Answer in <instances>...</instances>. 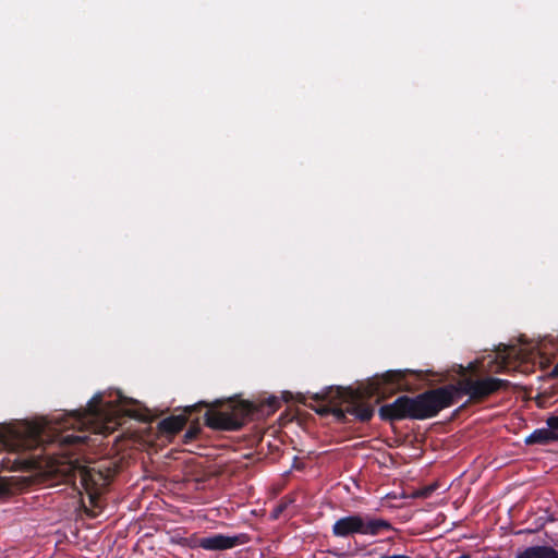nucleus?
Returning <instances> with one entry per match:
<instances>
[{
  "mask_svg": "<svg viewBox=\"0 0 558 558\" xmlns=\"http://www.w3.org/2000/svg\"><path fill=\"white\" fill-rule=\"evenodd\" d=\"M207 407L208 403L205 401H201L194 405L186 407L183 414L171 415L161 420L158 424V428L165 435H175L185 426L193 412Z\"/></svg>",
  "mask_w": 558,
  "mask_h": 558,
  "instance_id": "7",
  "label": "nucleus"
},
{
  "mask_svg": "<svg viewBox=\"0 0 558 558\" xmlns=\"http://www.w3.org/2000/svg\"><path fill=\"white\" fill-rule=\"evenodd\" d=\"M240 543L239 536L214 534L199 538L197 541V546L205 550H226L238 546Z\"/></svg>",
  "mask_w": 558,
  "mask_h": 558,
  "instance_id": "8",
  "label": "nucleus"
},
{
  "mask_svg": "<svg viewBox=\"0 0 558 558\" xmlns=\"http://www.w3.org/2000/svg\"><path fill=\"white\" fill-rule=\"evenodd\" d=\"M411 369H391L380 376H376L369 384L367 390L329 387L320 393L311 397L316 402H325L319 407L310 405L320 415L332 414L338 421H344L347 414L353 415L355 420L365 423L374 415V407L365 398L379 396L385 397L386 386L391 387L390 392L411 391V384L407 380L409 375H414Z\"/></svg>",
  "mask_w": 558,
  "mask_h": 558,
  "instance_id": "2",
  "label": "nucleus"
},
{
  "mask_svg": "<svg viewBox=\"0 0 558 558\" xmlns=\"http://www.w3.org/2000/svg\"><path fill=\"white\" fill-rule=\"evenodd\" d=\"M515 558H558V551L553 547L533 546L520 553Z\"/></svg>",
  "mask_w": 558,
  "mask_h": 558,
  "instance_id": "9",
  "label": "nucleus"
},
{
  "mask_svg": "<svg viewBox=\"0 0 558 558\" xmlns=\"http://www.w3.org/2000/svg\"><path fill=\"white\" fill-rule=\"evenodd\" d=\"M299 402L303 403L304 405H307V402L302 399H299Z\"/></svg>",
  "mask_w": 558,
  "mask_h": 558,
  "instance_id": "22",
  "label": "nucleus"
},
{
  "mask_svg": "<svg viewBox=\"0 0 558 558\" xmlns=\"http://www.w3.org/2000/svg\"><path fill=\"white\" fill-rule=\"evenodd\" d=\"M457 558H469V555L468 554H463V555H461V556H459Z\"/></svg>",
  "mask_w": 558,
  "mask_h": 558,
  "instance_id": "20",
  "label": "nucleus"
},
{
  "mask_svg": "<svg viewBox=\"0 0 558 558\" xmlns=\"http://www.w3.org/2000/svg\"><path fill=\"white\" fill-rule=\"evenodd\" d=\"M41 427L39 426H33L31 427L29 434L32 437L39 439L40 438V430Z\"/></svg>",
  "mask_w": 558,
  "mask_h": 558,
  "instance_id": "15",
  "label": "nucleus"
},
{
  "mask_svg": "<svg viewBox=\"0 0 558 558\" xmlns=\"http://www.w3.org/2000/svg\"><path fill=\"white\" fill-rule=\"evenodd\" d=\"M546 424L548 429L556 436V440L558 441V415H551L546 420Z\"/></svg>",
  "mask_w": 558,
  "mask_h": 558,
  "instance_id": "14",
  "label": "nucleus"
},
{
  "mask_svg": "<svg viewBox=\"0 0 558 558\" xmlns=\"http://www.w3.org/2000/svg\"><path fill=\"white\" fill-rule=\"evenodd\" d=\"M551 376L553 377H558V361H557V364L554 366V368L551 371Z\"/></svg>",
  "mask_w": 558,
  "mask_h": 558,
  "instance_id": "18",
  "label": "nucleus"
},
{
  "mask_svg": "<svg viewBox=\"0 0 558 558\" xmlns=\"http://www.w3.org/2000/svg\"><path fill=\"white\" fill-rule=\"evenodd\" d=\"M253 402L239 401L226 411L207 410L204 414L205 424L215 430H239L248 417H253Z\"/></svg>",
  "mask_w": 558,
  "mask_h": 558,
  "instance_id": "5",
  "label": "nucleus"
},
{
  "mask_svg": "<svg viewBox=\"0 0 558 558\" xmlns=\"http://www.w3.org/2000/svg\"><path fill=\"white\" fill-rule=\"evenodd\" d=\"M17 436V432L5 426H0V446H8L10 440Z\"/></svg>",
  "mask_w": 558,
  "mask_h": 558,
  "instance_id": "13",
  "label": "nucleus"
},
{
  "mask_svg": "<svg viewBox=\"0 0 558 558\" xmlns=\"http://www.w3.org/2000/svg\"><path fill=\"white\" fill-rule=\"evenodd\" d=\"M299 402L303 403L304 405H307V402L302 399H299Z\"/></svg>",
  "mask_w": 558,
  "mask_h": 558,
  "instance_id": "21",
  "label": "nucleus"
},
{
  "mask_svg": "<svg viewBox=\"0 0 558 558\" xmlns=\"http://www.w3.org/2000/svg\"><path fill=\"white\" fill-rule=\"evenodd\" d=\"M280 404H281L280 400L274 396L267 398L265 401L260 402V404H258V405L253 403V405L255 408V410L253 412V416L258 413H260L262 415H270L279 409Z\"/></svg>",
  "mask_w": 558,
  "mask_h": 558,
  "instance_id": "11",
  "label": "nucleus"
},
{
  "mask_svg": "<svg viewBox=\"0 0 558 558\" xmlns=\"http://www.w3.org/2000/svg\"><path fill=\"white\" fill-rule=\"evenodd\" d=\"M379 558H411L410 556H407V555H392V556H380Z\"/></svg>",
  "mask_w": 558,
  "mask_h": 558,
  "instance_id": "17",
  "label": "nucleus"
},
{
  "mask_svg": "<svg viewBox=\"0 0 558 558\" xmlns=\"http://www.w3.org/2000/svg\"><path fill=\"white\" fill-rule=\"evenodd\" d=\"M510 387V381L497 377L464 378L457 385L449 384L426 390L415 397L400 396L393 402L384 404L378 410L384 422L403 420L423 421L435 417L441 410L454 404L466 395L473 402H481L499 390Z\"/></svg>",
  "mask_w": 558,
  "mask_h": 558,
  "instance_id": "1",
  "label": "nucleus"
},
{
  "mask_svg": "<svg viewBox=\"0 0 558 558\" xmlns=\"http://www.w3.org/2000/svg\"><path fill=\"white\" fill-rule=\"evenodd\" d=\"M201 432H202V426H201L199 420L198 418L192 420L189 428L186 429L185 434L183 435V442L184 444L192 442L193 440H195L198 437Z\"/></svg>",
  "mask_w": 558,
  "mask_h": 558,
  "instance_id": "12",
  "label": "nucleus"
},
{
  "mask_svg": "<svg viewBox=\"0 0 558 558\" xmlns=\"http://www.w3.org/2000/svg\"><path fill=\"white\" fill-rule=\"evenodd\" d=\"M118 473L117 465L111 462L99 464L98 468H84L81 471V483L88 494L93 507H98L101 492Z\"/></svg>",
  "mask_w": 558,
  "mask_h": 558,
  "instance_id": "6",
  "label": "nucleus"
},
{
  "mask_svg": "<svg viewBox=\"0 0 558 558\" xmlns=\"http://www.w3.org/2000/svg\"><path fill=\"white\" fill-rule=\"evenodd\" d=\"M299 402L303 403L304 405H307V402L302 399H299Z\"/></svg>",
  "mask_w": 558,
  "mask_h": 558,
  "instance_id": "24",
  "label": "nucleus"
},
{
  "mask_svg": "<svg viewBox=\"0 0 558 558\" xmlns=\"http://www.w3.org/2000/svg\"><path fill=\"white\" fill-rule=\"evenodd\" d=\"M284 508H286V505H280V506H278V508L276 509V514H277L278 512L283 511V509H284Z\"/></svg>",
  "mask_w": 558,
  "mask_h": 558,
  "instance_id": "19",
  "label": "nucleus"
},
{
  "mask_svg": "<svg viewBox=\"0 0 558 558\" xmlns=\"http://www.w3.org/2000/svg\"><path fill=\"white\" fill-rule=\"evenodd\" d=\"M556 440V436L548 428H537L525 438L526 445H548Z\"/></svg>",
  "mask_w": 558,
  "mask_h": 558,
  "instance_id": "10",
  "label": "nucleus"
},
{
  "mask_svg": "<svg viewBox=\"0 0 558 558\" xmlns=\"http://www.w3.org/2000/svg\"><path fill=\"white\" fill-rule=\"evenodd\" d=\"M391 530L393 527L389 521L359 513L338 519L331 529L336 537H349L354 534L376 536Z\"/></svg>",
  "mask_w": 558,
  "mask_h": 558,
  "instance_id": "4",
  "label": "nucleus"
},
{
  "mask_svg": "<svg viewBox=\"0 0 558 558\" xmlns=\"http://www.w3.org/2000/svg\"><path fill=\"white\" fill-rule=\"evenodd\" d=\"M102 400L104 396L96 393L85 409L76 410L69 415L61 428H77V434L60 435L58 440L62 446L78 447L88 444L89 435L84 427L104 416Z\"/></svg>",
  "mask_w": 558,
  "mask_h": 558,
  "instance_id": "3",
  "label": "nucleus"
},
{
  "mask_svg": "<svg viewBox=\"0 0 558 558\" xmlns=\"http://www.w3.org/2000/svg\"><path fill=\"white\" fill-rule=\"evenodd\" d=\"M299 402L303 403L304 405H307V402L302 399H299Z\"/></svg>",
  "mask_w": 558,
  "mask_h": 558,
  "instance_id": "23",
  "label": "nucleus"
},
{
  "mask_svg": "<svg viewBox=\"0 0 558 558\" xmlns=\"http://www.w3.org/2000/svg\"><path fill=\"white\" fill-rule=\"evenodd\" d=\"M9 492L8 487L0 483V497L4 496Z\"/></svg>",
  "mask_w": 558,
  "mask_h": 558,
  "instance_id": "16",
  "label": "nucleus"
}]
</instances>
